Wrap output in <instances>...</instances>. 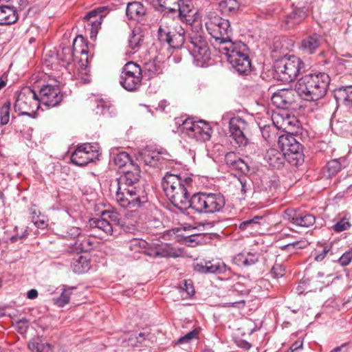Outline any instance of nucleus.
Returning <instances> with one entry per match:
<instances>
[{
  "mask_svg": "<svg viewBox=\"0 0 352 352\" xmlns=\"http://www.w3.org/2000/svg\"><path fill=\"white\" fill-rule=\"evenodd\" d=\"M192 182V178L188 176L166 173L162 185L167 198L175 207L182 210L187 208L190 202L188 189Z\"/></svg>",
  "mask_w": 352,
  "mask_h": 352,
  "instance_id": "nucleus-1",
  "label": "nucleus"
},
{
  "mask_svg": "<svg viewBox=\"0 0 352 352\" xmlns=\"http://www.w3.org/2000/svg\"><path fill=\"white\" fill-rule=\"evenodd\" d=\"M329 82L330 78L325 73L309 74L298 80L296 91L303 100L316 101L326 95Z\"/></svg>",
  "mask_w": 352,
  "mask_h": 352,
  "instance_id": "nucleus-2",
  "label": "nucleus"
},
{
  "mask_svg": "<svg viewBox=\"0 0 352 352\" xmlns=\"http://www.w3.org/2000/svg\"><path fill=\"white\" fill-rule=\"evenodd\" d=\"M228 61L239 74H248L251 72V62L248 46L242 42L228 43L227 46L219 47Z\"/></svg>",
  "mask_w": 352,
  "mask_h": 352,
  "instance_id": "nucleus-3",
  "label": "nucleus"
},
{
  "mask_svg": "<svg viewBox=\"0 0 352 352\" xmlns=\"http://www.w3.org/2000/svg\"><path fill=\"white\" fill-rule=\"evenodd\" d=\"M177 132L184 138L196 141H207L211 137L212 129L210 124L204 120H195L184 116L175 119Z\"/></svg>",
  "mask_w": 352,
  "mask_h": 352,
  "instance_id": "nucleus-4",
  "label": "nucleus"
},
{
  "mask_svg": "<svg viewBox=\"0 0 352 352\" xmlns=\"http://www.w3.org/2000/svg\"><path fill=\"white\" fill-rule=\"evenodd\" d=\"M115 187L114 199L122 208L135 211L148 201L144 191L132 186H111Z\"/></svg>",
  "mask_w": 352,
  "mask_h": 352,
  "instance_id": "nucleus-5",
  "label": "nucleus"
},
{
  "mask_svg": "<svg viewBox=\"0 0 352 352\" xmlns=\"http://www.w3.org/2000/svg\"><path fill=\"white\" fill-rule=\"evenodd\" d=\"M204 21L208 33L216 41H219V47L227 46L228 43H232L230 38L232 29L228 20L210 12L206 14Z\"/></svg>",
  "mask_w": 352,
  "mask_h": 352,
  "instance_id": "nucleus-6",
  "label": "nucleus"
},
{
  "mask_svg": "<svg viewBox=\"0 0 352 352\" xmlns=\"http://www.w3.org/2000/svg\"><path fill=\"white\" fill-rule=\"evenodd\" d=\"M225 205V199L221 194L198 193L190 198L188 207L199 213H214L220 211Z\"/></svg>",
  "mask_w": 352,
  "mask_h": 352,
  "instance_id": "nucleus-7",
  "label": "nucleus"
},
{
  "mask_svg": "<svg viewBox=\"0 0 352 352\" xmlns=\"http://www.w3.org/2000/svg\"><path fill=\"white\" fill-rule=\"evenodd\" d=\"M274 67L281 81L290 82L294 80L303 69L304 63L296 56H285L276 60Z\"/></svg>",
  "mask_w": 352,
  "mask_h": 352,
  "instance_id": "nucleus-8",
  "label": "nucleus"
},
{
  "mask_svg": "<svg viewBox=\"0 0 352 352\" xmlns=\"http://www.w3.org/2000/svg\"><path fill=\"white\" fill-rule=\"evenodd\" d=\"M189 38L190 42L189 49L194 63L197 67H204L210 59L208 41L199 32H192Z\"/></svg>",
  "mask_w": 352,
  "mask_h": 352,
  "instance_id": "nucleus-9",
  "label": "nucleus"
},
{
  "mask_svg": "<svg viewBox=\"0 0 352 352\" xmlns=\"http://www.w3.org/2000/svg\"><path fill=\"white\" fill-rule=\"evenodd\" d=\"M40 100L35 91L29 87L21 89L14 108L19 115L32 116L39 108Z\"/></svg>",
  "mask_w": 352,
  "mask_h": 352,
  "instance_id": "nucleus-10",
  "label": "nucleus"
},
{
  "mask_svg": "<svg viewBox=\"0 0 352 352\" xmlns=\"http://www.w3.org/2000/svg\"><path fill=\"white\" fill-rule=\"evenodd\" d=\"M278 142L289 164L298 166L303 161L302 146L293 135H282L279 136Z\"/></svg>",
  "mask_w": 352,
  "mask_h": 352,
  "instance_id": "nucleus-11",
  "label": "nucleus"
},
{
  "mask_svg": "<svg viewBox=\"0 0 352 352\" xmlns=\"http://www.w3.org/2000/svg\"><path fill=\"white\" fill-rule=\"evenodd\" d=\"M142 81V70L133 62L127 63L123 67L120 76L121 85L128 91L135 90Z\"/></svg>",
  "mask_w": 352,
  "mask_h": 352,
  "instance_id": "nucleus-12",
  "label": "nucleus"
},
{
  "mask_svg": "<svg viewBox=\"0 0 352 352\" xmlns=\"http://www.w3.org/2000/svg\"><path fill=\"white\" fill-rule=\"evenodd\" d=\"M120 223L119 214L114 211L104 210L101 212L100 218H92L89 221V227L98 228L107 235L113 232V226Z\"/></svg>",
  "mask_w": 352,
  "mask_h": 352,
  "instance_id": "nucleus-13",
  "label": "nucleus"
},
{
  "mask_svg": "<svg viewBox=\"0 0 352 352\" xmlns=\"http://www.w3.org/2000/svg\"><path fill=\"white\" fill-rule=\"evenodd\" d=\"M98 144H84L78 146L72 153L71 160L77 166H86L98 159Z\"/></svg>",
  "mask_w": 352,
  "mask_h": 352,
  "instance_id": "nucleus-14",
  "label": "nucleus"
},
{
  "mask_svg": "<svg viewBox=\"0 0 352 352\" xmlns=\"http://www.w3.org/2000/svg\"><path fill=\"white\" fill-rule=\"evenodd\" d=\"M229 129L231 136L239 146L247 145L248 139L245 133L248 129V124L244 119L239 116L232 118L229 122Z\"/></svg>",
  "mask_w": 352,
  "mask_h": 352,
  "instance_id": "nucleus-15",
  "label": "nucleus"
},
{
  "mask_svg": "<svg viewBox=\"0 0 352 352\" xmlns=\"http://www.w3.org/2000/svg\"><path fill=\"white\" fill-rule=\"evenodd\" d=\"M63 99V94L58 86L46 85L40 90V102L45 106L53 107L59 104Z\"/></svg>",
  "mask_w": 352,
  "mask_h": 352,
  "instance_id": "nucleus-16",
  "label": "nucleus"
},
{
  "mask_svg": "<svg viewBox=\"0 0 352 352\" xmlns=\"http://www.w3.org/2000/svg\"><path fill=\"white\" fill-rule=\"evenodd\" d=\"M108 10L107 6H101L90 11L85 16L84 19L87 21V25L90 26L91 37L96 36L102 19L106 16Z\"/></svg>",
  "mask_w": 352,
  "mask_h": 352,
  "instance_id": "nucleus-17",
  "label": "nucleus"
},
{
  "mask_svg": "<svg viewBox=\"0 0 352 352\" xmlns=\"http://www.w3.org/2000/svg\"><path fill=\"white\" fill-rule=\"evenodd\" d=\"M296 89H280L274 92L272 96V102L279 109H288L295 102L296 95Z\"/></svg>",
  "mask_w": 352,
  "mask_h": 352,
  "instance_id": "nucleus-18",
  "label": "nucleus"
},
{
  "mask_svg": "<svg viewBox=\"0 0 352 352\" xmlns=\"http://www.w3.org/2000/svg\"><path fill=\"white\" fill-rule=\"evenodd\" d=\"M284 219L296 226L305 228L313 226L316 221L315 217L313 214L301 213L300 211L293 209L285 210Z\"/></svg>",
  "mask_w": 352,
  "mask_h": 352,
  "instance_id": "nucleus-19",
  "label": "nucleus"
},
{
  "mask_svg": "<svg viewBox=\"0 0 352 352\" xmlns=\"http://www.w3.org/2000/svg\"><path fill=\"white\" fill-rule=\"evenodd\" d=\"M195 270L200 273L205 274H223L227 271L226 265L220 261H205L197 263Z\"/></svg>",
  "mask_w": 352,
  "mask_h": 352,
  "instance_id": "nucleus-20",
  "label": "nucleus"
},
{
  "mask_svg": "<svg viewBox=\"0 0 352 352\" xmlns=\"http://www.w3.org/2000/svg\"><path fill=\"white\" fill-rule=\"evenodd\" d=\"M285 160L286 157L282 151H278L276 148L267 150L264 156L265 162L270 167L276 169H280L284 166Z\"/></svg>",
  "mask_w": 352,
  "mask_h": 352,
  "instance_id": "nucleus-21",
  "label": "nucleus"
},
{
  "mask_svg": "<svg viewBox=\"0 0 352 352\" xmlns=\"http://www.w3.org/2000/svg\"><path fill=\"white\" fill-rule=\"evenodd\" d=\"M322 41V36L314 33L302 40L300 49L305 54H312L319 48Z\"/></svg>",
  "mask_w": 352,
  "mask_h": 352,
  "instance_id": "nucleus-22",
  "label": "nucleus"
},
{
  "mask_svg": "<svg viewBox=\"0 0 352 352\" xmlns=\"http://www.w3.org/2000/svg\"><path fill=\"white\" fill-rule=\"evenodd\" d=\"M306 17V13L302 8H295L288 12L283 20L285 28H294L302 23Z\"/></svg>",
  "mask_w": 352,
  "mask_h": 352,
  "instance_id": "nucleus-23",
  "label": "nucleus"
},
{
  "mask_svg": "<svg viewBox=\"0 0 352 352\" xmlns=\"http://www.w3.org/2000/svg\"><path fill=\"white\" fill-rule=\"evenodd\" d=\"M274 124L278 129L285 131H291L293 128L298 127V121L294 117H282L279 114H274L272 117Z\"/></svg>",
  "mask_w": 352,
  "mask_h": 352,
  "instance_id": "nucleus-24",
  "label": "nucleus"
},
{
  "mask_svg": "<svg viewBox=\"0 0 352 352\" xmlns=\"http://www.w3.org/2000/svg\"><path fill=\"white\" fill-rule=\"evenodd\" d=\"M161 152L151 151L148 148H145L136 154V159L144 162L146 165L152 166L161 160Z\"/></svg>",
  "mask_w": 352,
  "mask_h": 352,
  "instance_id": "nucleus-25",
  "label": "nucleus"
},
{
  "mask_svg": "<svg viewBox=\"0 0 352 352\" xmlns=\"http://www.w3.org/2000/svg\"><path fill=\"white\" fill-rule=\"evenodd\" d=\"M140 177V170L134 167L133 170L126 171L123 175L117 179L115 184L135 186Z\"/></svg>",
  "mask_w": 352,
  "mask_h": 352,
  "instance_id": "nucleus-26",
  "label": "nucleus"
},
{
  "mask_svg": "<svg viewBox=\"0 0 352 352\" xmlns=\"http://www.w3.org/2000/svg\"><path fill=\"white\" fill-rule=\"evenodd\" d=\"M18 19L16 10L11 6H0V25H9Z\"/></svg>",
  "mask_w": 352,
  "mask_h": 352,
  "instance_id": "nucleus-27",
  "label": "nucleus"
},
{
  "mask_svg": "<svg viewBox=\"0 0 352 352\" xmlns=\"http://www.w3.org/2000/svg\"><path fill=\"white\" fill-rule=\"evenodd\" d=\"M258 260L256 254L247 252L239 253L233 258V262L239 266H250L256 263Z\"/></svg>",
  "mask_w": 352,
  "mask_h": 352,
  "instance_id": "nucleus-28",
  "label": "nucleus"
},
{
  "mask_svg": "<svg viewBox=\"0 0 352 352\" xmlns=\"http://www.w3.org/2000/svg\"><path fill=\"white\" fill-rule=\"evenodd\" d=\"M145 8L139 2L129 3L126 9V14L129 19L139 21L145 14Z\"/></svg>",
  "mask_w": 352,
  "mask_h": 352,
  "instance_id": "nucleus-29",
  "label": "nucleus"
},
{
  "mask_svg": "<svg viewBox=\"0 0 352 352\" xmlns=\"http://www.w3.org/2000/svg\"><path fill=\"white\" fill-rule=\"evenodd\" d=\"M153 254L159 257H179L183 254V250L180 248H175L169 245H164L158 248V250H154Z\"/></svg>",
  "mask_w": 352,
  "mask_h": 352,
  "instance_id": "nucleus-30",
  "label": "nucleus"
},
{
  "mask_svg": "<svg viewBox=\"0 0 352 352\" xmlns=\"http://www.w3.org/2000/svg\"><path fill=\"white\" fill-rule=\"evenodd\" d=\"M180 19L188 24H191L195 21V13L190 8L188 5H185L184 3H179V8L177 9Z\"/></svg>",
  "mask_w": 352,
  "mask_h": 352,
  "instance_id": "nucleus-31",
  "label": "nucleus"
},
{
  "mask_svg": "<svg viewBox=\"0 0 352 352\" xmlns=\"http://www.w3.org/2000/svg\"><path fill=\"white\" fill-rule=\"evenodd\" d=\"M28 348L32 352H52V346L47 342H43L39 338L32 339L28 343Z\"/></svg>",
  "mask_w": 352,
  "mask_h": 352,
  "instance_id": "nucleus-32",
  "label": "nucleus"
},
{
  "mask_svg": "<svg viewBox=\"0 0 352 352\" xmlns=\"http://www.w3.org/2000/svg\"><path fill=\"white\" fill-rule=\"evenodd\" d=\"M144 72L149 78L157 76L162 72V65L155 60L148 61L144 64Z\"/></svg>",
  "mask_w": 352,
  "mask_h": 352,
  "instance_id": "nucleus-33",
  "label": "nucleus"
},
{
  "mask_svg": "<svg viewBox=\"0 0 352 352\" xmlns=\"http://www.w3.org/2000/svg\"><path fill=\"white\" fill-rule=\"evenodd\" d=\"M177 34L171 33L168 44L173 48H179L184 43L185 31L182 27H178Z\"/></svg>",
  "mask_w": 352,
  "mask_h": 352,
  "instance_id": "nucleus-34",
  "label": "nucleus"
},
{
  "mask_svg": "<svg viewBox=\"0 0 352 352\" xmlns=\"http://www.w3.org/2000/svg\"><path fill=\"white\" fill-rule=\"evenodd\" d=\"M221 11L226 14H234L239 8V3L236 0H223L219 4Z\"/></svg>",
  "mask_w": 352,
  "mask_h": 352,
  "instance_id": "nucleus-35",
  "label": "nucleus"
},
{
  "mask_svg": "<svg viewBox=\"0 0 352 352\" xmlns=\"http://www.w3.org/2000/svg\"><path fill=\"white\" fill-rule=\"evenodd\" d=\"M72 266L75 273L82 274L89 269L90 263L85 256H80L72 263Z\"/></svg>",
  "mask_w": 352,
  "mask_h": 352,
  "instance_id": "nucleus-36",
  "label": "nucleus"
},
{
  "mask_svg": "<svg viewBox=\"0 0 352 352\" xmlns=\"http://www.w3.org/2000/svg\"><path fill=\"white\" fill-rule=\"evenodd\" d=\"M174 33L169 22L162 21L158 29V37L160 41L168 43L170 34Z\"/></svg>",
  "mask_w": 352,
  "mask_h": 352,
  "instance_id": "nucleus-37",
  "label": "nucleus"
},
{
  "mask_svg": "<svg viewBox=\"0 0 352 352\" xmlns=\"http://www.w3.org/2000/svg\"><path fill=\"white\" fill-rule=\"evenodd\" d=\"M143 41V35L139 29H134L129 38V46L133 50H137Z\"/></svg>",
  "mask_w": 352,
  "mask_h": 352,
  "instance_id": "nucleus-38",
  "label": "nucleus"
},
{
  "mask_svg": "<svg viewBox=\"0 0 352 352\" xmlns=\"http://www.w3.org/2000/svg\"><path fill=\"white\" fill-rule=\"evenodd\" d=\"M159 6L168 12H175L182 0H157Z\"/></svg>",
  "mask_w": 352,
  "mask_h": 352,
  "instance_id": "nucleus-39",
  "label": "nucleus"
},
{
  "mask_svg": "<svg viewBox=\"0 0 352 352\" xmlns=\"http://www.w3.org/2000/svg\"><path fill=\"white\" fill-rule=\"evenodd\" d=\"M74 287L66 288L64 287L60 296L58 298L54 299V304L58 307H63L69 302L70 296L72 294V290Z\"/></svg>",
  "mask_w": 352,
  "mask_h": 352,
  "instance_id": "nucleus-40",
  "label": "nucleus"
},
{
  "mask_svg": "<svg viewBox=\"0 0 352 352\" xmlns=\"http://www.w3.org/2000/svg\"><path fill=\"white\" fill-rule=\"evenodd\" d=\"M111 108V104L109 101L100 99L97 101L96 113L111 116L113 113V111H110Z\"/></svg>",
  "mask_w": 352,
  "mask_h": 352,
  "instance_id": "nucleus-41",
  "label": "nucleus"
},
{
  "mask_svg": "<svg viewBox=\"0 0 352 352\" xmlns=\"http://www.w3.org/2000/svg\"><path fill=\"white\" fill-rule=\"evenodd\" d=\"M262 219L263 217L261 216H255L252 219L241 222L239 226V228L241 230L256 229L259 226L258 221Z\"/></svg>",
  "mask_w": 352,
  "mask_h": 352,
  "instance_id": "nucleus-42",
  "label": "nucleus"
},
{
  "mask_svg": "<svg viewBox=\"0 0 352 352\" xmlns=\"http://www.w3.org/2000/svg\"><path fill=\"white\" fill-rule=\"evenodd\" d=\"M180 292L183 298H187L195 294V289L191 280H184L180 285Z\"/></svg>",
  "mask_w": 352,
  "mask_h": 352,
  "instance_id": "nucleus-43",
  "label": "nucleus"
},
{
  "mask_svg": "<svg viewBox=\"0 0 352 352\" xmlns=\"http://www.w3.org/2000/svg\"><path fill=\"white\" fill-rule=\"evenodd\" d=\"M340 93L343 98L344 105L352 109V86L344 87L340 89Z\"/></svg>",
  "mask_w": 352,
  "mask_h": 352,
  "instance_id": "nucleus-44",
  "label": "nucleus"
},
{
  "mask_svg": "<svg viewBox=\"0 0 352 352\" xmlns=\"http://www.w3.org/2000/svg\"><path fill=\"white\" fill-rule=\"evenodd\" d=\"M115 164L119 168L124 166L130 162L129 155L126 152H120L113 158Z\"/></svg>",
  "mask_w": 352,
  "mask_h": 352,
  "instance_id": "nucleus-45",
  "label": "nucleus"
},
{
  "mask_svg": "<svg viewBox=\"0 0 352 352\" xmlns=\"http://www.w3.org/2000/svg\"><path fill=\"white\" fill-rule=\"evenodd\" d=\"M10 102L6 103L0 109V122L1 125L7 124L10 120Z\"/></svg>",
  "mask_w": 352,
  "mask_h": 352,
  "instance_id": "nucleus-46",
  "label": "nucleus"
},
{
  "mask_svg": "<svg viewBox=\"0 0 352 352\" xmlns=\"http://www.w3.org/2000/svg\"><path fill=\"white\" fill-rule=\"evenodd\" d=\"M199 330L198 329H195L192 331L187 333L184 336L180 337L177 343V344H183L188 343L190 342L192 340L197 338L199 336Z\"/></svg>",
  "mask_w": 352,
  "mask_h": 352,
  "instance_id": "nucleus-47",
  "label": "nucleus"
},
{
  "mask_svg": "<svg viewBox=\"0 0 352 352\" xmlns=\"http://www.w3.org/2000/svg\"><path fill=\"white\" fill-rule=\"evenodd\" d=\"M351 227V223L346 218H342L332 226V229L336 232H340L348 230Z\"/></svg>",
  "mask_w": 352,
  "mask_h": 352,
  "instance_id": "nucleus-48",
  "label": "nucleus"
},
{
  "mask_svg": "<svg viewBox=\"0 0 352 352\" xmlns=\"http://www.w3.org/2000/svg\"><path fill=\"white\" fill-rule=\"evenodd\" d=\"M272 274L274 278H280L285 274V268L280 264L276 263L272 268Z\"/></svg>",
  "mask_w": 352,
  "mask_h": 352,
  "instance_id": "nucleus-49",
  "label": "nucleus"
},
{
  "mask_svg": "<svg viewBox=\"0 0 352 352\" xmlns=\"http://www.w3.org/2000/svg\"><path fill=\"white\" fill-rule=\"evenodd\" d=\"M261 134L263 138L267 141L270 142L275 137L274 133H272L271 126H264L261 129Z\"/></svg>",
  "mask_w": 352,
  "mask_h": 352,
  "instance_id": "nucleus-50",
  "label": "nucleus"
},
{
  "mask_svg": "<svg viewBox=\"0 0 352 352\" xmlns=\"http://www.w3.org/2000/svg\"><path fill=\"white\" fill-rule=\"evenodd\" d=\"M239 157L233 152L228 153L225 157L226 164L232 168L235 165Z\"/></svg>",
  "mask_w": 352,
  "mask_h": 352,
  "instance_id": "nucleus-51",
  "label": "nucleus"
},
{
  "mask_svg": "<svg viewBox=\"0 0 352 352\" xmlns=\"http://www.w3.org/2000/svg\"><path fill=\"white\" fill-rule=\"evenodd\" d=\"M327 168L329 174H334L340 170V165L338 161L333 160L327 163Z\"/></svg>",
  "mask_w": 352,
  "mask_h": 352,
  "instance_id": "nucleus-52",
  "label": "nucleus"
},
{
  "mask_svg": "<svg viewBox=\"0 0 352 352\" xmlns=\"http://www.w3.org/2000/svg\"><path fill=\"white\" fill-rule=\"evenodd\" d=\"M74 75L76 78L80 79L83 82L86 83L89 82L87 67L81 68V70L78 71V73Z\"/></svg>",
  "mask_w": 352,
  "mask_h": 352,
  "instance_id": "nucleus-53",
  "label": "nucleus"
},
{
  "mask_svg": "<svg viewBox=\"0 0 352 352\" xmlns=\"http://www.w3.org/2000/svg\"><path fill=\"white\" fill-rule=\"evenodd\" d=\"M352 261V252H346L343 254L339 259V262L342 266L348 265Z\"/></svg>",
  "mask_w": 352,
  "mask_h": 352,
  "instance_id": "nucleus-54",
  "label": "nucleus"
},
{
  "mask_svg": "<svg viewBox=\"0 0 352 352\" xmlns=\"http://www.w3.org/2000/svg\"><path fill=\"white\" fill-rule=\"evenodd\" d=\"M233 168L240 170L242 173H246L249 170V168L247 164L240 157H239Z\"/></svg>",
  "mask_w": 352,
  "mask_h": 352,
  "instance_id": "nucleus-55",
  "label": "nucleus"
},
{
  "mask_svg": "<svg viewBox=\"0 0 352 352\" xmlns=\"http://www.w3.org/2000/svg\"><path fill=\"white\" fill-rule=\"evenodd\" d=\"M329 250L327 247H324L320 252L316 250L314 252V260L318 262L322 261L327 256Z\"/></svg>",
  "mask_w": 352,
  "mask_h": 352,
  "instance_id": "nucleus-56",
  "label": "nucleus"
},
{
  "mask_svg": "<svg viewBox=\"0 0 352 352\" xmlns=\"http://www.w3.org/2000/svg\"><path fill=\"white\" fill-rule=\"evenodd\" d=\"M302 348L303 341L298 340L292 344V346L289 347V350L287 352H296L298 350L302 349Z\"/></svg>",
  "mask_w": 352,
  "mask_h": 352,
  "instance_id": "nucleus-57",
  "label": "nucleus"
},
{
  "mask_svg": "<svg viewBox=\"0 0 352 352\" xmlns=\"http://www.w3.org/2000/svg\"><path fill=\"white\" fill-rule=\"evenodd\" d=\"M63 52L66 54V56L64 58V61L66 62L68 65H69L73 60V53L71 51V49L69 47L63 48Z\"/></svg>",
  "mask_w": 352,
  "mask_h": 352,
  "instance_id": "nucleus-58",
  "label": "nucleus"
},
{
  "mask_svg": "<svg viewBox=\"0 0 352 352\" xmlns=\"http://www.w3.org/2000/svg\"><path fill=\"white\" fill-rule=\"evenodd\" d=\"M67 234L71 238H76L80 236V229L78 227H72L69 229Z\"/></svg>",
  "mask_w": 352,
  "mask_h": 352,
  "instance_id": "nucleus-59",
  "label": "nucleus"
},
{
  "mask_svg": "<svg viewBox=\"0 0 352 352\" xmlns=\"http://www.w3.org/2000/svg\"><path fill=\"white\" fill-rule=\"evenodd\" d=\"M144 243V241H140L138 239H133L131 241H130V245H129V248H134V250L135 251L138 250V248H139L140 246H141V243Z\"/></svg>",
  "mask_w": 352,
  "mask_h": 352,
  "instance_id": "nucleus-60",
  "label": "nucleus"
},
{
  "mask_svg": "<svg viewBox=\"0 0 352 352\" xmlns=\"http://www.w3.org/2000/svg\"><path fill=\"white\" fill-rule=\"evenodd\" d=\"M84 242L87 244V246H86L85 244L84 243H80V247H79V249L81 251L87 252L93 246V243L90 241L89 239H85Z\"/></svg>",
  "mask_w": 352,
  "mask_h": 352,
  "instance_id": "nucleus-61",
  "label": "nucleus"
},
{
  "mask_svg": "<svg viewBox=\"0 0 352 352\" xmlns=\"http://www.w3.org/2000/svg\"><path fill=\"white\" fill-rule=\"evenodd\" d=\"M83 38L82 36L76 37L73 43V48L74 51L76 53H80V54H87L85 49H82L80 52H78L76 47V45L78 41H80L82 43Z\"/></svg>",
  "mask_w": 352,
  "mask_h": 352,
  "instance_id": "nucleus-62",
  "label": "nucleus"
},
{
  "mask_svg": "<svg viewBox=\"0 0 352 352\" xmlns=\"http://www.w3.org/2000/svg\"><path fill=\"white\" fill-rule=\"evenodd\" d=\"M28 235L27 230H25L21 234H16L10 238V241L12 243L17 241L19 239L25 238Z\"/></svg>",
  "mask_w": 352,
  "mask_h": 352,
  "instance_id": "nucleus-63",
  "label": "nucleus"
},
{
  "mask_svg": "<svg viewBox=\"0 0 352 352\" xmlns=\"http://www.w3.org/2000/svg\"><path fill=\"white\" fill-rule=\"evenodd\" d=\"M37 296H38V292L36 289H30L27 293V297L29 299H34Z\"/></svg>",
  "mask_w": 352,
  "mask_h": 352,
  "instance_id": "nucleus-64",
  "label": "nucleus"
}]
</instances>
